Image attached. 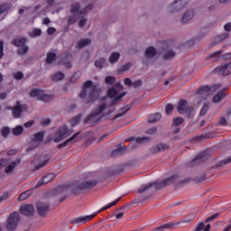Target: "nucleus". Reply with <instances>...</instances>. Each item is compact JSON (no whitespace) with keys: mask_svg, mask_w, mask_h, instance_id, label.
Instances as JSON below:
<instances>
[{"mask_svg":"<svg viewBox=\"0 0 231 231\" xmlns=\"http://www.w3.org/2000/svg\"><path fill=\"white\" fill-rule=\"evenodd\" d=\"M177 111L180 115H185V113L192 111V107L189 106V102H187V100L180 99L177 106Z\"/></svg>","mask_w":231,"mask_h":231,"instance_id":"9b49d317","label":"nucleus"},{"mask_svg":"<svg viewBox=\"0 0 231 231\" xmlns=\"http://www.w3.org/2000/svg\"><path fill=\"white\" fill-rule=\"evenodd\" d=\"M71 59H73V56L71 55V53H67L63 59L64 60V66L65 68H67L68 69H69L71 68Z\"/></svg>","mask_w":231,"mask_h":231,"instance_id":"393cba45","label":"nucleus"},{"mask_svg":"<svg viewBox=\"0 0 231 231\" xmlns=\"http://www.w3.org/2000/svg\"><path fill=\"white\" fill-rule=\"evenodd\" d=\"M125 95H126L125 92H123L118 95V91L116 90L115 88H112L108 89V91H107V97H109V98L114 97V99L110 102L111 106H116V104H118V102H120V100H122V98H124V97H125Z\"/></svg>","mask_w":231,"mask_h":231,"instance_id":"423d86ee","label":"nucleus"},{"mask_svg":"<svg viewBox=\"0 0 231 231\" xmlns=\"http://www.w3.org/2000/svg\"><path fill=\"white\" fill-rule=\"evenodd\" d=\"M44 140V132H38L34 134L33 139H32V143L31 146L27 148V152H29L30 151H33L36 147H39L41 145V142Z\"/></svg>","mask_w":231,"mask_h":231,"instance_id":"6e6552de","label":"nucleus"},{"mask_svg":"<svg viewBox=\"0 0 231 231\" xmlns=\"http://www.w3.org/2000/svg\"><path fill=\"white\" fill-rule=\"evenodd\" d=\"M19 221H21V216H19V213L17 211L11 213L5 224L6 230H15V228H17V225H19Z\"/></svg>","mask_w":231,"mask_h":231,"instance_id":"20e7f679","label":"nucleus"},{"mask_svg":"<svg viewBox=\"0 0 231 231\" xmlns=\"http://www.w3.org/2000/svg\"><path fill=\"white\" fill-rule=\"evenodd\" d=\"M53 180H55V174L54 173H47L37 182L36 189L39 187H42V185H46L47 183L53 181Z\"/></svg>","mask_w":231,"mask_h":231,"instance_id":"2eb2a0df","label":"nucleus"},{"mask_svg":"<svg viewBox=\"0 0 231 231\" xmlns=\"http://www.w3.org/2000/svg\"><path fill=\"white\" fill-rule=\"evenodd\" d=\"M175 179H176V176L173 175L170 178L164 179L162 181L152 182L150 184L142 186L140 189H137V192L138 194H143V192H145V190H149L151 187H154L157 190L165 189V187H169V185H172V183H174Z\"/></svg>","mask_w":231,"mask_h":231,"instance_id":"f03ea898","label":"nucleus"},{"mask_svg":"<svg viewBox=\"0 0 231 231\" xmlns=\"http://www.w3.org/2000/svg\"><path fill=\"white\" fill-rule=\"evenodd\" d=\"M106 108H107V106L106 104L100 105L98 107L94 109L90 115H88L85 118L84 123L89 124V122H92V123L100 122V118H98V116H100L102 113L106 111Z\"/></svg>","mask_w":231,"mask_h":231,"instance_id":"7ed1b4c3","label":"nucleus"},{"mask_svg":"<svg viewBox=\"0 0 231 231\" xmlns=\"http://www.w3.org/2000/svg\"><path fill=\"white\" fill-rule=\"evenodd\" d=\"M98 185V180H92L81 182L78 185L79 190H90V189H95Z\"/></svg>","mask_w":231,"mask_h":231,"instance_id":"f8f14e48","label":"nucleus"},{"mask_svg":"<svg viewBox=\"0 0 231 231\" xmlns=\"http://www.w3.org/2000/svg\"><path fill=\"white\" fill-rule=\"evenodd\" d=\"M42 93V90H41L39 88H33L30 91V97H32V98H34L36 97V98L39 100Z\"/></svg>","mask_w":231,"mask_h":231,"instance_id":"f704fd0d","label":"nucleus"},{"mask_svg":"<svg viewBox=\"0 0 231 231\" xmlns=\"http://www.w3.org/2000/svg\"><path fill=\"white\" fill-rule=\"evenodd\" d=\"M50 124H51V119L47 118L42 121L41 125H42V127H47V125H50Z\"/></svg>","mask_w":231,"mask_h":231,"instance_id":"0e129e2a","label":"nucleus"},{"mask_svg":"<svg viewBox=\"0 0 231 231\" xmlns=\"http://www.w3.org/2000/svg\"><path fill=\"white\" fill-rule=\"evenodd\" d=\"M215 73H218V75H223L224 77L231 75V62L223 66L217 67L215 69Z\"/></svg>","mask_w":231,"mask_h":231,"instance_id":"ddd939ff","label":"nucleus"},{"mask_svg":"<svg viewBox=\"0 0 231 231\" xmlns=\"http://www.w3.org/2000/svg\"><path fill=\"white\" fill-rule=\"evenodd\" d=\"M127 151V148L125 146H118L116 149L112 151L111 156H117V154H122L123 152H125Z\"/></svg>","mask_w":231,"mask_h":231,"instance_id":"7c9ffc66","label":"nucleus"},{"mask_svg":"<svg viewBox=\"0 0 231 231\" xmlns=\"http://www.w3.org/2000/svg\"><path fill=\"white\" fill-rule=\"evenodd\" d=\"M218 125H221L222 127H226V125H228V121H226V118L225 117H220Z\"/></svg>","mask_w":231,"mask_h":231,"instance_id":"13d9d810","label":"nucleus"},{"mask_svg":"<svg viewBox=\"0 0 231 231\" xmlns=\"http://www.w3.org/2000/svg\"><path fill=\"white\" fill-rule=\"evenodd\" d=\"M82 118L81 115H79L71 119L72 125H77L80 122V119Z\"/></svg>","mask_w":231,"mask_h":231,"instance_id":"4d7b16f0","label":"nucleus"},{"mask_svg":"<svg viewBox=\"0 0 231 231\" xmlns=\"http://www.w3.org/2000/svg\"><path fill=\"white\" fill-rule=\"evenodd\" d=\"M89 44H91V40L83 39L78 42V48H79V50H82V48H86V46H89Z\"/></svg>","mask_w":231,"mask_h":231,"instance_id":"473e14b6","label":"nucleus"},{"mask_svg":"<svg viewBox=\"0 0 231 231\" xmlns=\"http://www.w3.org/2000/svg\"><path fill=\"white\" fill-rule=\"evenodd\" d=\"M120 60V54L118 52H113L109 57L110 64H116Z\"/></svg>","mask_w":231,"mask_h":231,"instance_id":"2f4dec72","label":"nucleus"},{"mask_svg":"<svg viewBox=\"0 0 231 231\" xmlns=\"http://www.w3.org/2000/svg\"><path fill=\"white\" fill-rule=\"evenodd\" d=\"M5 57V42L3 40L0 41V59Z\"/></svg>","mask_w":231,"mask_h":231,"instance_id":"6e6d98bb","label":"nucleus"},{"mask_svg":"<svg viewBox=\"0 0 231 231\" xmlns=\"http://www.w3.org/2000/svg\"><path fill=\"white\" fill-rule=\"evenodd\" d=\"M86 97H88L87 102L88 104L98 100V88L93 85V81L91 80H88L83 84V89L79 93V98H86Z\"/></svg>","mask_w":231,"mask_h":231,"instance_id":"f257e3e1","label":"nucleus"},{"mask_svg":"<svg viewBox=\"0 0 231 231\" xmlns=\"http://www.w3.org/2000/svg\"><path fill=\"white\" fill-rule=\"evenodd\" d=\"M55 59H57V54L55 52L49 51L47 53V57H46L45 62L47 64H53V60H55Z\"/></svg>","mask_w":231,"mask_h":231,"instance_id":"c85d7f7f","label":"nucleus"},{"mask_svg":"<svg viewBox=\"0 0 231 231\" xmlns=\"http://www.w3.org/2000/svg\"><path fill=\"white\" fill-rule=\"evenodd\" d=\"M27 40L25 37L14 38L12 41V44L16 48H22L23 46H26Z\"/></svg>","mask_w":231,"mask_h":231,"instance_id":"412c9836","label":"nucleus"},{"mask_svg":"<svg viewBox=\"0 0 231 231\" xmlns=\"http://www.w3.org/2000/svg\"><path fill=\"white\" fill-rule=\"evenodd\" d=\"M1 134L4 138H8V134H10V128L8 126L2 127Z\"/></svg>","mask_w":231,"mask_h":231,"instance_id":"49530a36","label":"nucleus"},{"mask_svg":"<svg viewBox=\"0 0 231 231\" xmlns=\"http://www.w3.org/2000/svg\"><path fill=\"white\" fill-rule=\"evenodd\" d=\"M225 97H226V94H225L224 91H219L217 95L213 97L214 104H219V102H221V99L225 98Z\"/></svg>","mask_w":231,"mask_h":231,"instance_id":"cd10ccee","label":"nucleus"},{"mask_svg":"<svg viewBox=\"0 0 231 231\" xmlns=\"http://www.w3.org/2000/svg\"><path fill=\"white\" fill-rule=\"evenodd\" d=\"M131 66H133V64L131 63H126L125 65H123L121 70H119L121 73H124V71H129V69H131Z\"/></svg>","mask_w":231,"mask_h":231,"instance_id":"bf43d9fd","label":"nucleus"},{"mask_svg":"<svg viewBox=\"0 0 231 231\" xmlns=\"http://www.w3.org/2000/svg\"><path fill=\"white\" fill-rule=\"evenodd\" d=\"M223 53V51H217L213 53H211L209 56H208L207 60H210L212 59H216V57H219Z\"/></svg>","mask_w":231,"mask_h":231,"instance_id":"603ef678","label":"nucleus"},{"mask_svg":"<svg viewBox=\"0 0 231 231\" xmlns=\"http://www.w3.org/2000/svg\"><path fill=\"white\" fill-rule=\"evenodd\" d=\"M12 8V5L10 4H4L0 5V15H3L5 12H8Z\"/></svg>","mask_w":231,"mask_h":231,"instance_id":"ea45409f","label":"nucleus"},{"mask_svg":"<svg viewBox=\"0 0 231 231\" xmlns=\"http://www.w3.org/2000/svg\"><path fill=\"white\" fill-rule=\"evenodd\" d=\"M65 77L64 73L58 71L51 76V79L53 80V82H59V80H64Z\"/></svg>","mask_w":231,"mask_h":231,"instance_id":"b1692460","label":"nucleus"},{"mask_svg":"<svg viewBox=\"0 0 231 231\" xmlns=\"http://www.w3.org/2000/svg\"><path fill=\"white\" fill-rule=\"evenodd\" d=\"M224 30L226 32H231V23H227L224 25Z\"/></svg>","mask_w":231,"mask_h":231,"instance_id":"774afa93","label":"nucleus"},{"mask_svg":"<svg viewBox=\"0 0 231 231\" xmlns=\"http://www.w3.org/2000/svg\"><path fill=\"white\" fill-rule=\"evenodd\" d=\"M121 198L116 199V200L108 203L106 206L103 207L99 212H104V210H107L108 208H111V207H115L118 201H120Z\"/></svg>","mask_w":231,"mask_h":231,"instance_id":"e433bc0d","label":"nucleus"},{"mask_svg":"<svg viewBox=\"0 0 231 231\" xmlns=\"http://www.w3.org/2000/svg\"><path fill=\"white\" fill-rule=\"evenodd\" d=\"M156 56V49L154 47H149L145 51V57L146 59H152Z\"/></svg>","mask_w":231,"mask_h":231,"instance_id":"a878e982","label":"nucleus"},{"mask_svg":"<svg viewBox=\"0 0 231 231\" xmlns=\"http://www.w3.org/2000/svg\"><path fill=\"white\" fill-rule=\"evenodd\" d=\"M95 66L98 69H102V68H104V66H106V60L104 58H99V59L96 60Z\"/></svg>","mask_w":231,"mask_h":231,"instance_id":"c9c22d12","label":"nucleus"},{"mask_svg":"<svg viewBox=\"0 0 231 231\" xmlns=\"http://www.w3.org/2000/svg\"><path fill=\"white\" fill-rule=\"evenodd\" d=\"M36 207L39 216H46L50 211V204L48 203L38 202Z\"/></svg>","mask_w":231,"mask_h":231,"instance_id":"f3484780","label":"nucleus"},{"mask_svg":"<svg viewBox=\"0 0 231 231\" xmlns=\"http://www.w3.org/2000/svg\"><path fill=\"white\" fill-rule=\"evenodd\" d=\"M105 82L109 86H113V84L116 82V78H115V76H106L105 79Z\"/></svg>","mask_w":231,"mask_h":231,"instance_id":"37998d69","label":"nucleus"},{"mask_svg":"<svg viewBox=\"0 0 231 231\" xmlns=\"http://www.w3.org/2000/svg\"><path fill=\"white\" fill-rule=\"evenodd\" d=\"M80 5L79 4H74L72 5V7H71V14H80Z\"/></svg>","mask_w":231,"mask_h":231,"instance_id":"3c124183","label":"nucleus"},{"mask_svg":"<svg viewBox=\"0 0 231 231\" xmlns=\"http://www.w3.org/2000/svg\"><path fill=\"white\" fill-rule=\"evenodd\" d=\"M19 163H21V159H17L14 162H11L5 169V174H12V172H14L15 167H17Z\"/></svg>","mask_w":231,"mask_h":231,"instance_id":"aec40b11","label":"nucleus"},{"mask_svg":"<svg viewBox=\"0 0 231 231\" xmlns=\"http://www.w3.org/2000/svg\"><path fill=\"white\" fill-rule=\"evenodd\" d=\"M73 134V129H69L68 126L63 125L59 131L56 132L53 142L55 143H59V142H62V140H66L68 136H70Z\"/></svg>","mask_w":231,"mask_h":231,"instance_id":"39448f33","label":"nucleus"},{"mask_svg":"<svg viewBox=\"0 0 231 231\" xmlns=\"http://www.w3.org/2000/svg\"><path fill=\"white\" fill-rule=\"evenodd\" d=\"M228 163H231V156L220 161L217 164V167H221L222 165H226Z\"/></svg>","mask_w":231,"mask_h":231,"instance_id":"09e8293b","label":"nucleus"},{"mask_svg":"<svg viewBox=\"0 0 231 231\" xmlns=\"http://www.w3.org/2000/svg\"><path fill=\"white\" fill-rule=\"evenodd\" d=\"M166 115H172V111H174V106L171 104L166 105L165 106Z\"/></svg>","mask_w":231,"mask_h":231,"instance_id":"5fc2aeb1","label":"nucleus"},{"mask_svg":"<svg viewBox=\"0 0 231 231\" xmlns=\"http://www.w3.org/2000/svg\"><path fill=\"white\" fill-rule=\"evenodd\" d=\"M189 5V2L183 1V0H175L174 3H172L171 6L170 13L171 14H176V12H181L183 8H185Z\"/></svg>","mask_w":231,"mask_h":231,"instance_id":"1a4fd4ad","label":"nucleus"},{"mask_svg":"<svg viewBox=\"0 0 231 231\" xmlns=\"http://www.w3.org/2000/svg\"><path fill=\"white\" fill-rule=\"evenodd\" d=\"M69 189V185H61L55 189V192L57 194H62V192H66Z\"/></svg>","mask_w":231,"mask_h":231,"instance_id":"a19ab883","label":"nucleus"},{"mask_svg":"<svg viewBox=\"0 0 231 231\" xmlns=\"http://www.w3.org/2000/svg\"><path fill=\"white\" fill-rule=\"evenodd\" d=\"M169 149V146L165 143H161L156 146H153L150 149L151 154H156L157 152H162L163 151H167Z\"/></svg>","mask_w":231,"mask_h":231,"instance_id":"6ab92c4d","label":"nucleus"},{"mask_svg":"<svg viewBox=\"0 0 231 231\" xmlns=\"http://www.w3.org/2000/svg\"><path fill=\"white\" fill-rule=\"evenodd\" d=\"M93 217H95V215L79 217L70 220V223L72 225H84V223H88V221H91Z\"/></svg>","mask_w":231,"mask_h":231,"instance_id":"dca6fc26","label":"nucleus"},{"mask_svg":"<svg viewBox=\"0 0 231 231\" xmlns=\"http://www.w3.org/2000/svg\"><path fill=\"white\" fill-rule=\"evenodd\" d=\"M176 57V52H174L173 51H168L164 55H163V59L165 60H169V59H172Z\"/></svg>","mask_w":231,"mask_h":231,"instance_id":"a18cd8bd","label":"nucleus"},{"mask_svg":"<svg viewBox=\"0 0 231 231\" xmlns=\"http://www.w3.org/2000/svg\"><path fill=\"white\" fill-rule=\"evenodd\" d=\"M45 165H48V159H44L42 162L38 163L35 166V170L39 171L40 169H42V167H44Z\"/></svg>","mask_w":231,"mask_h":231,"instance_id":"864d4df0","label":"nucleus"},{"mask_svg":"<svg viewBox=\"0 0 231 231\" xmlns=\"http://www.w3.org/2000/svg\"><path fill=\"white\" fill-rule=\"evenodd\" d=\"M42 34V31L41 29H33L32 32L30 33L31 37H41Z\"/></svg>","mask_w":231,"mask_h":231,"instance_id":"de8ad7c7","label":"nucleus"},{"mask_svg":"<svg viewBox=\"0 0 231 231\" xmlns=\"http://www.w3.org/2000/svg\"><path fill=\"white\" fill-rule=\"evenodd\" d=\"M160 120H162V114L155 113L149 117L148 122L150 124H156V122H160Z\"/></svg>","mask_w":231,"mask_h":231,"instance_id":"bb28decb","label":"nucleus"},{"mask_svg":"<svg viewBox=\"0 0 231 231\" xmlns=\"http://www.w3.org/2000/svg\"><path fill=\"white\" fill-rule=\"evenodd\" d=\"M194 15H195L194 10L189 9V10L186 11L180 19V23H182V24H187V23H189V21H190L191 19L194 18Z\"/></svg>","mask_w":231,"mask_h":231,"instance_id":"a211bd4d","label":"nucleus"},{"mask_svg":"<svg viewBox=\"0 0 231 231\" xmlns=\"http://www.w3.org/2000/svg\"><path fill=\"white\" fill-rule=\"evenodd\" d=\"M38 100H42V102H51V100H53V96L44 94V91H42V94Z\"/></svg>","mask_w":231,"mask_h":231,"instance_id":"72a5a7b5","label":"nucleus"},{"mask_svg":"<svg viewBox=\"0 0 231 231\" xmlns=\"http://www.w3.org/2000/svg\"><path fill=\"white\" fill-rule=\"evenodd\" d=\"M125 86H132L133 85V80H131L130 78H125L124 80Z\"/></svg>","mask_w":231,"mask_h":231,"instance_id":"338daca9","label":"nucleus"},{"mask_svg":"<svg viewBox=\"0 0 231 231\" xmlns=\"http://www.w3.org/2000/svg\"><path fill=\"white\" fill-rule=\"evenodd\" d=\"M218 217H219L218 213L214 214L213 216L208 217V218H206L205 223H209V221H214V219H217Z\"/></svg>","mask_w":231,"mask_h":231,"instance_id":"e2e57ef3","label":"nucleus"},{"mask_svg":"<svg viewBox=\"0 0 231 231\" xmlns=\"http://www.w3.org/2000/svg\"><path fill=\"white\" fill-rule=\"evenodd\" d=\"M208 112V104H204L202 108L200 109L199 116H205L207 113Z\"/></svg>","mask_w":231,"mask_h":231,"instance_id":"8fccbe9b","label":"nucleus"},{"mask_svg":"<svg viewBox=\"0 0 231 231\" xmlns=\"http://www.w3.org/2000/svg\"><path fill=\"white\" fill-rule=\"evenodd\" d=\"M183 122H185V119H183V117H175V118H173L172 125L174 127H178V126L181 125V124H183Z\"/></svg>","mask_w":231,"mask_h":231,"instance_id":"79ce46f5","label":"nucleus"},{"mask_svg":"<svg viewBox=\"0 0 231 231\" xmlns=\"http://www.w3.org/2000/svg\"><path fill=\"white\" fill-rule=\"evenodd\" d=\"M30 196H32V189H27L19 195L18 201H24V199H28Z\"/></svg>","mask_w":231,"mask_h":231,"instance_id":"c756f323","label":"nucleus"},{"mask_svg":"<svg viewBox=\"0 0 231 231\" xmlns=\"http://www.w3.org/2000/svg\"><path fill=\"white\" fill-rule=\"evenodd\" d=\"M136 142V143H143V142H146V140H149V138L147 137H130L128 140H126V142H133L134 141Z\"/></svg>","mask_w":231,"mask_h":231,"instance_id":"58836bf2","label":"nucleus"},{"mask_svg":"<svg viewBox=\"0 0 231 231\" xmlns=\"http://www.w3.org/2000/svg\"><path fill=\"white\" fill-rule=\"evenodd\" d=\"M94 7L93 4H90L88 5H87L84 9L83 12H80V14H87L88 10H92Z\"/></svg>","mask_w":231,"mask_h":231,"instance_id":"69168bd1","label":"nucleus"},{"mask_svg":"<svg viewBox=\"0 0 231 231\" xmlns=\"http://www.w3.org/2000/svg\"><path fill=\"white\" fill-rule=\"evenodd\" d=\"M14 79H15V80H23V79H24V74H23V72H16L14 75Z\"/></svg>","mask_w":231,"mask_h":231,"instance_id":"052dcab7","label":"nucleus"},{"mask_svg":"<svg viewBox=\"0 0 231 231\" xmlns=\"http://www.w3.org/2000/svg\"><path fill=\"white\" fill-rule=\"evenodd\" d=\"M29 51L30 48L28 47V45H23V47L17 50V53L19 55H26V53H28Z\"/></svg>","mask_w":231,"mask_h":231,"instance_id":"c03bdc74","label":"nucleus"},{"mask_svg":"<svg viewBox=\"0 0 231 231\" xmlns=\"http://www.w3.org/2000/svg\"><path fill=\"white\" fill-rule=\"evenodd\" d=\"M11 111L14 118H21V116H23V113H26V111H28V105H21L17 102L15 106L11 107Z\"/></svg>","mask_w":231,"mask_h":231,"instance_id":"0eeeda50","label":"nucleus"},{"mask_svg":"<svg viewBox=\"0 0 231 231\" xmlns=\"http://www.w3.org/2000/svg\"><path fill=\"white\" fill-rule=\"evenodd\" d=\"M35 208L32 204H25L20 208V213L23 216H33Z\"/></svg>","mask_w":231,"mask_h":231,"instance_id":"4468645a","label":"nucleus"},{"mask_svg":"<svg viewBox=\"0 0 231 231\" xmlns=\"http://www.w3.org/2000/svg\"><path fill=\"white\" fill-rule=\"evenodd\" d=\"M207 160V152H203L201 153H199L192 161L191 165H194V163H201V162H205Z\"/></svg>","mask_w":231,"mask_h":231,"instance_id":"4be33fe9","label":"nucleus"},{"mask_svg":"<svg viewBox=\"0 0 231 231\" xmlns=\"http://www.w3.org/2000/svg\"><path fill=\"white\" fill-rule=\"evenodd\" d=\"M79 133H76L74 135H72L67 141L58 144V149H64V147H68V144L70 143V142H75V140H77V136H79Z\"/></svg>","mask_w":231,"mask_h":231,"instance_id":"5701e85b","label":"nucleus"},{"mask_svg":"<svg viewBox=\"0 0 231 231\" xmlns=\"http://www.w3.org/2000/svg\"><path fill=\"white\" fill-rule=\"evenodd\" d=\"M219 88H221V85H219V84L213 85L211 87L204 86V87H201L200 88H199L197 93H198V95H212L213 93H216V91H217V89H219Z\"/></svg>","mask_w":231,"mask_h":231,"instance_id":"9d476101","label":"nucleus"},{"mask_svg":"<svg viewBox=\"0 0 231 231\" xmlns=\"http://www.w3.org/2000/svg\"><path fill=\"white\" fill-rule=\"evenodd\" d=\"M77 23V17L75 16H69L68 19V24L69 26H71V24H75Z\"/></svg>","mask_w":231,"mask_h":231,"instance_id":"680f3d73","label":"nucleus"},{"mask_svg":"<svg viewBox=\"0 0 231 231\" xmlns=\"http://www.w3.org/2000/svg\"><path fill=\"white\" fill-rule=\"evenodd\" d=\"M23 131H24L23 125H18L12 130V133L14 136H19L20 134H23Z\"/></svg>","mask_w":231,"mask_h":231,"instance_id":"4c0bfd02","label":"nucleus"}]
</instances>
